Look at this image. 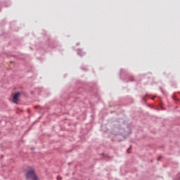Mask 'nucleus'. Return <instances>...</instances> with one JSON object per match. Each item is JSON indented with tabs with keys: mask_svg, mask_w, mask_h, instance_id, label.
<instances>
[{
	"mask_svg": "<svg viewBox=\"0 0 180 180\" xmlns=\"http://www.w3.org/2000/svg\"><path fill=\"white\" fill-rule=\"evenodd\" d=\"M26 178L29 180H39L33 168H30V170L27 171Z\"/></svg>",
	"mask_w": 180,
	"mask_h": 180,
	"instance_id": "obj_1",
	"label": "nucleus"
},
{
	"mask_svg": "<svg viewBox=\"0 0 180 180\" xmlns=\"http://www.w3.org/2000/svg\"><path fill=\"white\" fill-rule=\"evenodd\" d=\"M78 54H79V55H81V54H80V51H78Z\"/></svg>",
	"mask_w": 180,
	"mask_h": 180,
	"instance_id": "obj_3",
	"label": "nucleus"
},
{
	"mask_svg": "<svg viewBox=\"0 0 180 180\" xmlns=\"http://www.w3.org/2000/svg\"><path fill=\"white\" fill-rule=\"evenodd\" d=\"M21 94L20 93H16L13 96V103H18L19 101V98L20 97Z\"/></svg>",
	"mask_w": 180,
	"mask_h": 180,
	"instance_id": "obj_2",
	"label": "nucleus"
}]
</instances>
